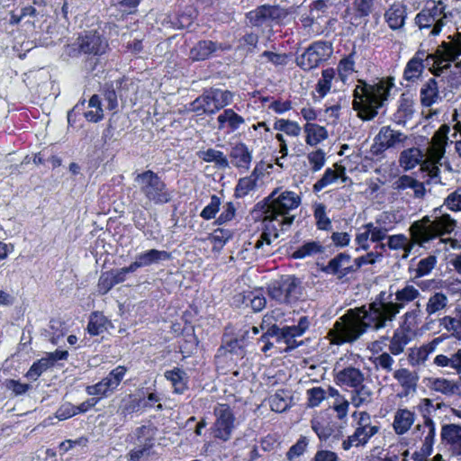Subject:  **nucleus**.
Here are the masks:
<instances>
[{"label":"nucleus","instance_id":"nucleus-52","mask_svg":"<svg viewBox=\"0 0 461 461\" xmlns=\"http://www.w3.org/2000/svg\"><path fill=\"white\" fill-rule=\"evenodd\" d=\"M322 247L321 245L317 241H310L300 248H298L294 253L293 258H304L310 256L316 255L320 252H321Z\"/></svg>","mask_w":461,"mask_h":461},{"label":"nucleus","instance_id":"nucleus-9","mask_svg":"<svg viewBox=\"0 0 461 461\" xmlns=\"http://www.w3.org/2000/svg\"><path fill=\"white\" fill-rule=\"evenodd\" d=\"M134 182L140 188V193L145 196L147 203L154 204H164L168 203L172 194L167 189L164 181L151 170H146L138 174Z\"/></svg>","mask_w":461,"mask_h":461},{"label":"nucleus","instance_id":"nucleus-58","mask_svg":"<svg viewBox=\"0 0 461 461\" xmlns=\"http://www.w3.org/2000/svg\"><path fill=\"white\" fill-rule=\"evenodd\" d=\"M355 70V60L353 54L342 59L338 65L339 77L342 82H346L348 76Z\"/></svg>","mask_w":461,"mask_h":461},{"label":"nucleus","instance_id":"nucleus-11","mask_svg":"<svg viewBox=\"0 0 461 461\" xmlns=\"http://www.w3.org/2000/svg\"><path fill=\"white\" fill-rule=\"evenodd\" d=\"M231 92L221 89H211L196 98L193 103L194 110L212 114L231 104Z\"/></svg>","mask_w":461,"mask_h":461},{"label":"nucleus","instance_id":"nucleus-54","mask_svg":"<svg viewBox=\"0 0 461 461\" xmlns=\"http://www.w3.org/2000/svg\"><path fill=\"white\" fill-rule=\"evenodd\" d=\"M301 22L310 35H319L323 32L322 26L319 21L315 19L312 11L308 14H303L301 16Z\"/></svg>","mask_w":461,"mask_h":461},{"label":"nucleus","instance_id":"nucleus-31","mask_svg":"<svg viewBox=\"0 0 461 461\" xmlns=\"http://www.w3.org/2000/svg\"><path fill=\"white\" fill-rule=\"evenodd\" d=\"M231 164L242 170H248L252 161V153L244 143L235 145L230 152Z\"/></svg>","mask_w":461,"mask_h":461},{"label":"nucleus","instance_id":"nucleus-45","mask_svg":"<svg viewBox=\"0 0 461 461\" xmlns=\"http://www.w3.org/2000/svg\"><path fill=\"white\" fill-rule=\"evenodd\" d=\"M274 129L294 138L299 137L302 131L300 125L296 122L287 119L276 120L274 123Z\"/></svg>","mask_w":461,"mask_h":461},{"label":"nucleus","instance_id":"nucleus-63","mask_svg":"<svg viewBox=\"0 0 461 461\" xmlns=\"http://www.w3.org/2000/svg\"><path fill=\"white\" fill-rule=\"evenodd\" d=\"M221 203V199L217 195H212L210 203L203 209L200 216L207 221L215 218L220 211Z\"/></svg>","mask_w":461,"mask_h":461},{"label":"nucleus","instance_id":"nucleus-48","mask_svg":"<svg viewBox=\"0 0 461 461\" xmlns=\"http://www.w3.org/2000/svg\"><path fill=\"white\" fill-rule=\"evenodd\" d=\"M367 227L370 231V241L375 243L387 239V233L392 230L384 226L381 219H377L375 222H368Z\"/></svg>","mask_w":461,"mask_h":461},{"label":"nucleus","instance_id":"nucleus-57","mask_svg":"<svg viewBox=\"0 0 461 461\" xmlns=\"http://www.w3.org/2000/svg\"><path fill=\"white\" fill-rule=\"evenodd\" d=\"M270 408L273 411L283 412L290 406V400L284 395V392H277L269 399Z\"/></svg>","mask_w":461,"mask_h":461},{"label":"nucleus","instance_id":"nucleus-12","mask_svg":"<svg viewBox=\"0 0 461 461\" xmlns=\"http://www.w3.org/2000/svg\"><path fill=\"white\" fill-rule=\"evenodd\" d=\"M215 421L212 425L213 437L224 442L230 439L235 429V416L230 405L217 403L213 408Z\"/></svg>","mask_w":461,"mask_h":461},{"label":"nucleus","instance_id":"nucleus-38","mask_svg":"<svg viewBox=\"0 0 461 461\" xmlns=\"http://www.w3.org/2000/svg\"><path fill=\"white\" fill-rule=\"evenodd\" d=\"M305 142L310 146H316L328 138L325 127L316 123L307 122L303 127Z\"/></svg>","mask_w":461,"mask_h":461},{"label":"nucleus","instance_id":"nucleus-50","mask_svg":"<svg viewBox=\"0 0 461 461\" xmlns=\"http://www.w3.org/2000/svg\"><path fill=\"white\" fill-rule=\"evenodd\" d=\"M257 185L256 170L249 176L240 178L235 188V194L237 197H244L250 191L254 190Z\"/></svg>","mask_w":461,"mask_h":461},{"label":"nucleus","instance_id":"nucleus-29","mask_svg":"<svg viewBox=\"0 0 461 461\" xmlns=\"http://www.w3.org/2000/svg\"><path fill=\"white\" fill-rule=\"evenodd\" d=\"M441 85H443L442 80L438 81L435 78H430L422 86L420 102L423 106L429 107L441 101L442 97L439 91Z\"/></svg>","mask_w":461,"mask_h":461},{"label":"nucleus","instance_id":"nucleus-5","mask_svg":"<svg viewBox=\"0 0 461 461\" xmlns=\"http://www.w3.org/2000/svg\"><path fill=\"white\" fill-rule=\"evenodd\" d=\"M393 86L392 77L379 79L374 84L359 80L353 93V109L357 113V116L363 121L374 119L378 113V109L387 101Z\"/></svg>","mask_w":461,"mask_h":461},{"label":"nucleus","instance_id":"nucleus-3","mask_svg":"<svg viewBox=\"0 0 461 461\" xmlns=\"http://www.w3.org/2000/svg\"><path fill=\"white\" fill-rule=\"evenodd\" d=\"M269 199L270 202L264 212L263 232L254 245L256 250H263L260 253L261 256L270 253L269 250L264 249V246H270L272 240L277 239L280 232L287 230L293 224L294 216L290 212L301 204V197L288 190L281 193L275 190Z\"/></svg>","mask_w":461,"mask_h":461},{"label":"nucleus","instance_id":"nucleus-19","mask_svg":"<svg viewBox=\"0 0 461 461\" xmlns=\"http://www.w3.org/2000/svg\"><path fill=\"white\" fill-rule=\"evenodd\" d=\"M170 258L171 255L167 251L151 249L138 254L131 264L137 270L141 267L159 264L160 262L169 260Z\"/></svg>","mask_w":461,"mask_h":461},{"label":"nucleus","instance_id":"nucleus-8","mask_svg":"<svg viewBox=\"0 0 461 461\" xmlns=\"http://www.w3.org/2000/svg\"><path fill=\"white\" fill-rule=\"evenodd\" d=\"M461 56V32L447 37L437 48L435 53L426 57L427 65L432 68V73L438 76L444 69L448 68L450 63Z\"/></svg>","mask_w":461,"mask_h":461},{"label":"nucleus","instance_id":"nucleus-27","mask_svg":"<svg viewBox=\"0 0 461 461\" xmlns=\"http://www.w3.org/2000/svg\"><path fill=\"white\" fill-rule=\"evenodd\" d=\"M335 380L339 385H344L354 389L363 384L365 375L358 368L348 366L338 371Z\"/></svg>","mask_w":461,"mask_h":461},{"label":"nucleus","instance_id":"nucleus-14","mask_svg":"<svg viewBox=\"0 0 461 461\" xmlns=\"http://www.w3.org/2000/svg\"><path fill=\"white\" fill-rule=\"evenodd\" d=\"M155 434V429L150 425H142L136 429L131 436L135 445L130 454L131 461H140L142 456L149 454Z\"/></svg>","mask_w":461,"mask_h":461},{"label":"nucleus","instance_id":"nucleus-16","mask_svg":"<svg viewBox=\"0 0 461 461\" xmlns=\"http://www.w3.org/2000/svg\"><path fill=\"white\" fill-rule=\"evenodd\" d=\"M429 54H426L423 50H418L415 55L407 62L406 67L403 71V79L408 82H415L417 81L426 67L429 68L432 72V66L427 65L426 57Z\"/></svg>","mask_w":461,"mask_h":461},{"label":"nucleus","instance_id":"nucleus-25","mask_svg":"<svg viewBox=\"0 0 461 461\" xmlns=\"http://www.w3.org/2000/svg\"><path fill=\"white\" fill-rule=\"evenodd\" d=\"M326 274L335 275L338 277H343L352 271L350 257L345 253H339L330 260L327 266L322 267Z\"/></svg>","mask_w":461,"mask_h":461},{"label":"nucleus","instance_id":"nucleus-49","mask_svg":"<svg viewBox=\"0 0 461 461\" xmlns=\"http://www.w3.org/2000/svg\"><path fill=\"white\" fill-rule=\"evenodd\" d=\"M107 324L108 321L102 313L94 312L90 316L87 330L91 335H99L106 330Z\"/></svg>","mask_w":461,"mask_h":461},{"label":"nucleus","instance_id":"nucleus-47","mask_svg":"<svg viewBox=\"0 0 461 461\" xmlns=\"http://www.w3.org/2000/svg\"><path fill=\"white\" fill-rule=\"evenodd\" d=\"M334 77L335 70L333 68H327L322 71L321 77L319 79L315 87L319 97L322 98L330 92Z\"/></svg>","mask_w":461,"mask_h":461},{"label":"nucleus","instance_id":"nucleus-30","mask_svg":"<svg viewBox=\"0 0 461 461\" xmlns=\"http://www.w3.org/2000/svg\"><path fill=\"white\" fill-rule=\"evenodd\" d=\"M268 336L276 337L278 343H284L285 345L284 351L294 349L301 345L285 327L278 328L276 325H273L267 332L261 337V340L265 341Z\"/></svg>","mask_w":461,"mask_h":461},{"label":"nucleus","instance_id":"nucleus-4","mask_svg":"<svg viewBox=\"0 0 461 461\" xmlns=\"http://www.w3.org/2000/svg\"><path fill=\"white\" fill-rule=\"evenodd\" d=\"M449 126L443 124L434 133L430 144L428 148V158L424 160V154L418 148H411L403 150L400 156V166L404 170H411L417 165H421V169L427 172L428 185H445L439 175L441 165L440 160L443 158L446 151V145L448 140Z\"/></svg>","mask_w":461,"mask_h":461},{"label":"nucleus","instance_id":"nucleus-35","mask_svg":"<svg viewBox=\"0 0 461 461\" xmlns=\"http://www.w3.org/2000/svg\"><path fill=\"white\" fill-rule=\"evenodd\" d=\"M433 364L438 367H449L454 369L461 383V348L449 356L438 354L434 357Z\"/></svg>","mask_w":461,"mask_h":461},{"label":"nucleus","instance_id":"nucleus-2","mask_svg":"<svg viewBox=\"0 0 461 461\" xmlns=\"http://www.w3.org/2000/svg\"><path fill=\"white\" fill-rule=\"evenodd\" d=\"M456 226V221L448 214L436 216L434 219L424 216L410 225L409 236L402 233L390 235L386 239V245L391 250L402 251V259L409 258L415 246L425 248L427 243L437 238L440 243L450 242L451 247L455 248L456 240L442 237L451 233Z\"/></svg>","mask_w":461,"mask_h":461},{"label":"nucleus","instance_id":"nucleus-59","mask_svg":"<svg viewBox=\"0 0 461 461\" xmlns=\"http://www.w3.org/2000/svg\"><path fill=\"white\" fill-rule=\"evenodd\" d=\"M308 440L305 437H301L294 445H293L286 453V458L289 461H300L299 458L305 452Z\"/></svg>","mask_w":461,"mask_h":461},{"label":"nucleus","instance_id":"nucleus-1","mask_svg":"<svg viewBox=\"0 0 461 461\" xmlns=\"http://www.w3.org/2000/svg\"><path fill=\"white\" fill-rule=\"evenodd\" d=\"M395 302H384L376 299L368 306L348 310L339 318L328 332L331 344L343 345L357 341L366 330L385 329L395 319L396 315L408 303L420 296L419 289L409 283L399 288L395 294Z\"/></svg>","mask_w":461,"mask_h":461},{"label":"nucleus","instance_id":"nucleus-6","mask_svg":"<svg viewBox=\"0 0 461 461\" xmlns=\"http://www.w3.org/2000/svg\"><path fill=\"white\" fill-rule=\"evenodd\" d=\"M354 432L341 443L345 451L352 447L363 448L371 439L380 432L381 427L378 422H373L371 415L367 411H354Z\"/></svg>","mask_w":461,"mask_h":461},{"label":"nucleus","instance_id":"nucleus-18","mask_svg":"<svg viewBox=\"0 0 461 461\" xmlns=\"http://www.w3.org/2000/svg\"><path fill=\"white\" fill-rule=\"evenodd\" d=\"M78 46L86 54H102L104 52L107 42L97 32H88L78 38Z\"/></svg>","mask_w":461,"mask_h":461},{"label":"nucleus","instance_id":"nucleus-51","mask_svg":"<svg viewBox=\"0 0 461 461\" xmlns=\"http://www.w3.org/2000/svg\"><path fill=\"white\" fill-rule=\"evenodd\" d=\"M127 369L123 366H118L114 369H113L107 376L103 378L104 383L109 387L113 393L117 389L120 385L121 382L123 380L126 375Z\"/></svg>","mask_w":461,"mask_h":461},{"label":"nucleus","instance_id":"nucleus-34","mask_svg":"<svg viewBox=\"0 0 461 461\" xmlns=\"http://www.w3.org/2000/svg\"><path fill=\"white\" fill-rule=\"evenodd\" d=\"M221 45L212 41H200L190 50L189 57L194 61L207 59Z\"/></svg>","mask_w":461,"mask_h":461},{"label":"nucleus","instance_id":"nucleus-37","mask_svg":"<svg viewBox=\"0 0 461 461\" xmlns=\"http://www.w3.org/2000/svg\"><path fill=\"white\" fill-rule=\"evenodd\" d=\"M374 393L367 385L361 384L350 393V402L356 408L369 405L373 402Z\"/></svg>","mask_w":461,"mask_h":461},{"label":"nucleus","instance_id":"nucleus-40","mask_svg":"<svg viewBox=\"0 0 461 461\" xmlns=\"http://www.w3.org/2000/svg\"><path fill=\"white\" fill-rule=\"evenodd\" d=\"M345 168L343 167H337L336 169L327 168L321 176L314 185L313 191L320 192L326 186L335 183L339 178H342V182H345Z\"/></svg>","mask_w":461,"mask_h":461},{"label":"nucleus","instance_id":"nucleus-44","mask_svg":"<svg viewBox=\"0 0 461 461\" xmlns=\"http://www.w3.org/2000/svg\"><path fill=\"white\" fill-rule=\"evenodd\" d=\"M141 407V401L133 394H128L122 398L118 409V412L123 418L132 414L140 410Z\"/></svg>","mask_w":461,"mask_h":461},{"label":"nucleus","instance_id":"nucleus-33","mask_svg":"<svg viewBox=\"0 0 461 461\" xmlns=\"http://www.w3.org/2000/svg\"><path fill=\"white\" fill-rule=\"evenodd\" d=\"M411 339L409 330L404 328L396 329L389 340V352L393 356L402 354Z\"/></svg>","mask_w":461,"mask_h":461},{"label":"nucleus","instance_id":"nucleus-26","mask_svg":"<svg viewBox=\"0 0 461 461\" xmlns=\"http://www.w3.org/2000/svg\"><path fill=\"white\" fill-rule=\"evenodd\" d=\"M449 305V298L443 292H435L429 297L425 304L428 317H438L445 313Z\"/></svg>","mask_w":461,"mask_h":461},{"label":"nucleus","instance_id":"nucleus-36","mask_svg":"<svg viewBox=\"0 0 461 461\" xmlns=\"http://www.w3.org/2000/svg\"><path fill=\"white\" fill-rule=\"evenodd\" d=\"M164 375L171 383L176 393L182 394L187 389L189 377L183 369L175 367L166 371Z\"/></svg>","mask_w":461,"mask_h":461},{"label":"nucleus","instance_id":"nucleus-64","mask_svg":"<svg viewBox=\"0 0 461 461\" xmlns=\"http://www.w3.org/2000/svg\"><path fill=\"white\" fill-rule=\"evenodd\" d=\"M444 205L450 211H461V188L450 193L444 201Z\"/></svg>","mask_w":461,"mask_h":461},{"label":"nucleus","instance_id":"nucleus-17","mask_svg":"<svg viewBox=\"0 0 461 461\" xmlns=\"http://www.w3.org/2000/svg\"><path fill=\"white\" fill-rule=\"evenodd\" d=\"M280 17V9L273 5H261L247 14L252 26H263Z\"/></svg>","mask_w":461,"mask_h":461},{"label":"nucleus","instance_id":"nucleus-20","mask_svg":"<svg viewBox=\"0 0 461 461\" xmlns=\"http://www.w3.org/2000/svg\"><path fill=\"white\" fill-rule=\"evenodd\" d=\"M442 442L456 455H461V426L445 424L440 432Z\"/></svg>","mask_w":461,"mask_h":461},{"label":"nucleus","instance_id":"nucleus-10","mask_svg":"<svg viewBox=\"0 0 461 461\" xmlns=\"http://www.w3.org/2000/svg\"><path fill=\"white\" fill-rule=\"evenodd\" d=\"M269 296L279 303H292L302 295L301 281L293 276H287L275 282L268 288Z\"/></svg>","mask_w":461,"mask_h":461},{"label":"nucleus","instance_id":"nucleus-41","mask_svg":"<svg viewBox=\"0 0 461 461\" xmlns=\"http://www.w3.org/2000/svg\"><path fill=\"white\" fill-rule=\"evenodd\" d=\"M200 158L205 162H213L220 168H227L229 161L222 151L214 149H208L198 153Z\"/></svg>","mask_w":461,"mask_h":461},{"label":"nucleus","instance_id":"nucleus-22","mask_svg":"<svg viewBox=\"0 0 461 461\" xmlns=\"http://www.w3.org/2000/svg\"><path fill=\"white\" fill-rule=\"evenodd\" d=\"M416 420V413L408 408H398L393 414V429L395 434L407 433Z\"/></svg>","mask_w":461,"mask_h":461},{"label":"nucleus","instance_id":"nucleus-21","mask_svg":"<svg viewBox=\"0 0 461 461\" xmlns=\"http://www.w3.org/2000/svg\"><path fill=\"white\" fill-rule=\"evenodd\" d=\"M392 186L397 192L411 189L413 192V196L418 199H422L426 194L424 183L409 175L400 176L393 182Z\"/></svg>","mask_w":461,"mask_h":461},{"label":"nucleus","instance_id":"nucleus-15","mask_svg":"<svg viewBox=\"0 0 461 461\" xmlns=\"http://www.w3.org/2000/svg\"><path fill=\"white\" fill-rule=\"evenodd\" d=\"M393 376L402 388L399 394L401 397H407L416 392L420 377L415 371L402 367L396 369Z\"/></svg>","mask_w":461,"mask_h":461},{"label":"nucleus","instance_id":"nucleus-23","mask_svg":"<svg viewBox=\"0 0 461 461\" xmlns=\"http://www.w3.org/2000/svg\"><path fill=\"white\" fill-rule=\"evenodd\" d=\"M412 434L416 438H420L424 451L430 453L436 437L435 422L423 420L422 423L415 426Z\"/></svg>","mask_w":461,"mask_h":461},{"label":"nucleus","instance_id":"nucleus-62","mask_svg":"<svg viewBox=\"0 0 461 461\" xmlns=\"http://www.w3.org/2000/svg\"><path fill=\"white\" fill-rule=\"evenodd\" d=\"M373 363L377 369H382L387 373H391L393 370L394 359L390 352H383L375 357Z\"/></svg>","mask_w":461,"mask_h":461},{"label":"nucleus","instance_id":"nucleus-7","mask_svg":"<svg viewBox=\"0 0 461 461\" xmlns=\"http://www.w3.org/2000/svg\"><path fill=\"white\" fill-rule=\"evenodd\" d=\"M446 5L443 1L432 0L428 5L415 16V24L419 30L429 37H436L440 34L446 25Z\"/></svg>","mask_w":461,"mask_h":461},{"label":"nucleus","instance_id":"nucleus-55","mask_svg":"<svg viewBox=\"0 0 461 461\" xmlns=\"http://www.w3.org/2000/svg\"><path fill=\"white\" fill-rule=\"evenodd\" d=\"M307 406L310 408L318 407L326 399V390L317 386L306 391Z\"/></svg>","mask_w":461,"mask_h":461},{"label":"nucleus","instance_id":"nucleus-60","mask_svg":"<svg viewBox=\"0 0 461 461\" xmlns=\"http://www.w3.org/2000/svg\"><path fill=\"white\" fill-rule=\"evenodd\" d=\"M437 258L435 256H428L420 259L415 269L416 277H421L429 275L436 267Z\"/></svg>","mask_w":461,"mask_h":461},{"label":"nucleus","instance_id":"nucleus-56","mask_svg":"<svg viewBox=\"0 0 461 461\" xmlns=\"http://www.w3.org/2000/svg\"><path fill=\"white\" fill-rule=\"evenodd\" d=\"M314 218L319 230H328L331 228V221L326 214V206L318 203L314 208Z\"/></svg>","mask_w":461,"mask_h":461},{"label":"nucleus","instance_id":"nucleus-24","mask_svg":"<svg viewBox=\"0 0 461 461\" xmlns=\"http://www.w3.org/2000/svg\"><path fill=\"white\" fill-rule=\"evenodd\" d=\"M407 8L401 2H394L384 13V19L392 30H399L405 24Z\"/></svg>","mask_w":461,"mask_h":461},{"label":"nucleus","instance_id":"nucleus-46","mask_svg":"<svg viewBox=\"0 0 461 461\" xmlns=\"http://www.w3.org/2000/svg\"><path fill=\"white\" fill-rule=\"evenodd\" d=\"M89 111L85 113V117L87 121L92 122H97L104 118V111L102 109V103L97 95H94L89 102Z\"/></svg>","mask_w":461,"mask_h":461},{"label":"nucleus","instance_id":"nucleus-39","mask_svg":"<svg viewBox=\"0 0 461 461\" xmlns=\"http://www.w3.org/2000/svg\"><path fill=\"white\" fill-rule=\"evenodd\" d=\"M430 389L447 396L460 394L457 382L447 378H434L430 381Z\"/></svg>","mask_w":461,"mask_h":461},{"label":"nucleus","instance_id":"nucleus-61","mask_svg":"<svg viewBox=\"0 0 461 461\" xmlns=\"http://www.w3.org/2000/svg\"><path fill=\"white\" fill-rule=\"evenodd\" d=\"M51 366L50 359L41 358L37 362L33 363L32 366L26 373V377L31 380H37L38 377Z\"/></svg>","mask_w":461,"mask_h":461},{"label":"nucleus","instance_id":"nucleus-43","mask_svg":"<svg viewBox=\"0 0 461 461\" xmlns=\"http://www.w3.org/2000/svg\"><path fill=\"white\" fill-rule=\"evenodd\" d=\"M445 406L444 403H433V401L429 398H422L417 405V409L420 413L422 420L428 421H433L432 415L436 411Z\"/></svg>","mask_w":461,"mask_h":461},{"label":"nucleus","instance_id":"nucleus-28","mask_svg":"<svg viewBox=\"0 0 461 461\" xmlns=\"http://www.w3.org/2000/svg\"><path fill=\"white\" fill-rule=\"evenodd\" d=\"M245 122L241 115L238 114L233 109L228 108L218 115L217 128L220 131L227 129L229 132H234L245 124Z\"/></svg>","mask_w":461,"mask_h":461},{"label":"nucleus","instance_id":"nucleus-32","mask_svg":"<svg viewBox=\"0 0 461 461\" xmlns=\"http://www.w3.org/2000/svg\"><path fill=\"white\" fill-rule=\"evenodd\" d=\"M405 137L398 131L390 127H383L375 137V143L380 149H386L402 142Z\"/></svg>","mask_w":461,"mask_h":461},{"label":"nucleus","instance_id":"nucleus-42","mask_svg":"<svg viewBox=\"0 0 461 461\" xmlns=\"http://www.w3.org/2000/svg\"><path fill=\"white\" fill-rule=\"evenodd\" d=\"M312 429L316 433L320 440H327L333 433L331 424L323 418L316 417L311 420Z\"/></svg>","mask_w":461,"mask_h":461},{"label":"nucleus","instance_id":"nucleus-13","mask_svg":"<svg viewBox=\"0 0 461 461\" xmlns=\"http://www.w3.org/2000/svg\"><path fill=\"white\" fill-rule=\"evenodd\" d=\"M331 52V44L326 41H315L302 55L296 58V63L303 69L311 70L317 68L323 60H326Z\"/></svg>","mask_w":461,"mask_h":461},{"label":"nucleus","instance_id":"nucleus-53","mask_svg":"<svg viewBox=\"0 0 461 461\" xmlns=\"http://www.w3.org/2000/svg\"><path fill=\"white\" fill-rule=\"evenodd\" d=\"M310 168L312 172L320 171L326 163V154L321 149L312 150L307 154Z\"/></svg>","mask_w":461,"mask_h":461}]
</instances>
